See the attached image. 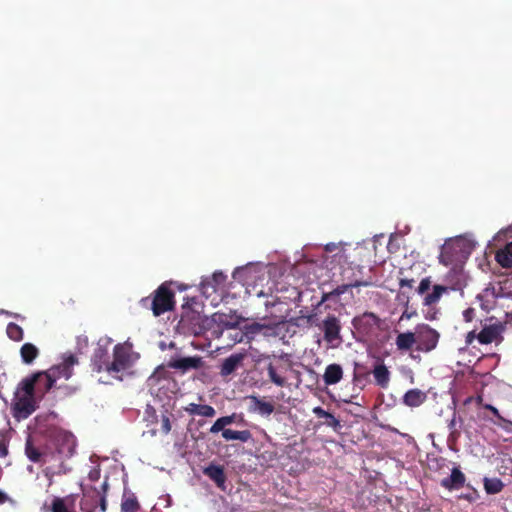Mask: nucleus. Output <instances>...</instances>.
<instances>
[{
    "label": "nucleus",
    "instance_id": "1",
    "mask_svg": "<svg viewBox=\"0 0 512 512\" xmlns=\"http://www.w3.org/2000/svg\"><path fill=\"white\" fill-rule=\"evenodd\" d=\"M506 322L497 320L495 317H490L485 320L482 329L477 332L472 330L465 336L466 346L472 345L477 340L482 345H489L494 343L500 345L504 341V332L506 331Z\"/></svg>",
    "mask_w": 512,
    "mask_h": 512
},
{
    "label": "nucleus",
    "instance_id": "2",
    "mask_svg": "<svg viewBox=\"0 0 512 512\" xmlns=\"http://www.w3.org/2000/svg\"><path fill=\"white\" fill-rule=\"evenodd\" d=\"M141 305L150 308L154 316L158 317L175 307V293L169 284L162 283L151 295L141 299Z\"/></svg>",
    "mask_w": 512,
    "mask_h": 512
},
{
    "label": "nucleus",
    "instance_id": "3",
    "mask_svg": "<svg viewBox=\"0 0 512 512\" xmlns=\"http://www.w3.org/2000/svg\"><path fill=\"white\" fill-rule=\"evenodd\" d=\"M131 366V347L125 344H117L113 349V361L103 362L98 365V373L105 370L108 375L114 379L121 381L120 373L124 372Z\"/></svg>",
    "mask_w": 512,
    "mask_h": 512
},
{
    "label": "nucleus",
    "instance_id": "4",
    "mask_svg": "<svg viewBox=\"0 0 512 512\" xmlns=\"http://www.w3.org/2000/svg\"><path fill=\"white\" fill-rule=\"evenodd\" d=\"M54 386L55 382L46 371H38L22 379L18 389L22 392H33L37 398H42Z\"/></svg>",
    "mask_w": 512,
    "mask_h": 512
},
{
    "label": "nucleus",
    "instance_id": "5",
    "mask_svg": "<svg viewBox=\"0 0 512 512\" xmlns=\"http://www.w3.org/2000/svg\"><path fill=\"white\" fill-rule=\"evenodd\" d=\"M430 288H431V278L425 277L420 281V283L416 289V291L419 295L424 296L423 297V305L427 306V307H432V306L436 305L439 302V300L441 299V297L443 296V294H447L450 290H453L452 287L439 285V284L433 285L431 292H429Z\"/></svg>",
    "mask_w": 512,
    "mask_h": 512
},
{
    "label": "nucleus",
    "instance_id": "6",
    "mask_svg": "<svg viewBox=\"0 0 512 512\" xmlns=\"http://www.w3.org/2000/svg\"><path fill=\"white\" fill-rule=\"evenodd\" d=\"M180 325L194 335H201L211 329V320L196 311L186 310L181 316Z\"/></svg>",
    "mask_w": 512,
    "mask_h": 512
},
{
    "label": "nucleus",
    "instance_id": "7",
    "mask_svg": "<svg viewBox=\"0 0 512 512\" xmlns=\"http://www.w3.org/2000/svg\"><path fill=\"white\" fill-rule=\"evenodd\" d=\"M323 332L324 340L333 348L338 347L342 342L341 323L337 316L329 314L319 326Z\"/></svg>",
    "mask_w": 512,
    "mask_h": 512
},
{
    "label": "nucleus",
    "instance_id": "8",
    "mask_svg": "<svg viewBox=\"0 0 512 512\" xmlns=\"http://www.w3.org/2000/svg\"><path fill=\"white\" fill-rule=\"evenodd\" d=\"M417 347L421 352H430L434 350L439 342L440 334L427 324L419 325L416 329Z\"/></svg>",
    "mask_w": 512,
    "mask_h": 512
},
{
    "label": "nucleus",
    "instance_id": "9",
    "mask_svg": "<svg viewBox=\"0 0 512 512\" xmlns=\"http://www.w3.org/2000/svg\"><path fill=\"white\" fill-rule=\"evenodd\" d=\"M36 399L33 392H23V395L16 394L13 403L14 416L18 419L28 418L37 408Z\"/></svg>",
    "mask_w": 512,
    "mask_h": 512
},
{
    "label": "nucleus",
    "instance_id": "10",
    "mask_svg": "<svg viewBox=\"0 0 512 512\" xmlns=\"http://www.w3.org/2000/svg\"><path fill=\"white\" fill-rule=\"evenodd\" d=\"M77 363V357L73 354H69L64 356L62 363L52 366L46 370V373L51 376L55 383L58 379L61 378L69 379L73 374V366Z\"/></svg>",
    "mask_w": 512,
    "mask_h": 512
},
{
    "label": "nucleus",
    "instance_id": "11",
    "mask_svg": "<svg viewBox=\"0 0 512 512\" xmlns=\"http://www.w3.org/2000/svg\"><path fill=\"white\" fill-rule=\"evenodd\" d=\"M380 323V318L372 312H364L352 320L353 327L363 335L371 334Z\"/></svg>",
    "mask_w": 512,
    "mask_h": 512
},
{
    "label": "nucleus",
    "instance_id": "12",
    "mask_svg": "<svg viewBox=\"0 0 512 512\" xmlns=\"http://www.w3.org/2000/svg\"><path fill=\"white\" fill-rule=\"evenodd\" d=\"M204 365V361L200 356L183 357L171 359L167 363L168 368L180 370L183 373L191 369H200Z\"/></svg>",
    "mask_w": 512,
    "mask_h": 512
},
{
    "label": "nucleus",
    "instance_id": "13",
    "mask_svg": "<svg viewBox=\"0 0 512 512\" xmlns=\"http://www.w3.org/2000/svg\"><path fill=\"white\" fill-rule=\"evenodd\" d=\"M466 477L459 467L451 470L449 477L443 478L440 485L447 490H457L464 486Z\"/></svg>",
    "mask_w": 512,
    "mask_h": 512
},
{
    "label": "nucleus",
    "instance_id": "14",
    "mask_svg": "<svg viewBox=\"0 0 512 512\" xmlns=\"http://www.w3.org/2000/svg\"><path fill=\"white\" fill-rule=\"evenodd\" d=\"M244 358L245 354L243 353L231 354L229 357L225 358L220 367V375L222 377H227L234 373L240 366H242Z\"/></svg>",
    "mask_w": 512,
    "mask_h": 512
},
{
    "label": "nucleus",
    "instance_id": "15",
    "mask_svg": "<svg viewBox=\"0 0 512 512\" xmlns=\"http://www.w3.org/2000/svg\"><path fill=\"white\" fill-rule=\"evenodd\" d=\"M343 374V368L340 364H329L325 368L323 381L327 386L336 385L342 380Z\"/></svg>",
    "mask_w": 512,
    "mask_h": 512
},
{
    "label": "nucleus",
    "instance_id": "16",
    "mask_svg": "<svg viewBox=\"0 0 512 512\" xmlns=\"http://www.w3.org/2000/svg\"><path fill=\"white\" fill-rule=\"evenodd\" d=\"M372 374L377 386L383 389H386L389 386L391 373L383 362L377 363L374 366Z\"/></svg>",
    "mask_w": 512,
    "mask_h": 512
},
{
    "label": "nucleus",
    "instance_id": "17",
    "mask_svg": "<svg viewBox=\"0 0 512 512\" xmlns=\"http://www.w3.org/2000/svg\"><path fill=\"white\" fill-rule=\"evenodd\" d=\"M226 279L227 276L223 272L217 271L213 273L210 279H205L201 282V290L203 294L208 293L209 289H211V292H216L218 287L225 284Z\"/></svg>",
    "mask_w": 512,
    "mask_h": 512
},
{
    "label": "nucleus",
    "instance_id": "18",
    "mask_svg": "<svg viewBox=\"0 0 512 512\" xmlns=\"http://www.w3.org/2000/svg\"><path fill=\"white\" fill-rule=\"evenodd\" d=\"M203 472L217 485V487L222 489L224 488L226 475L222 466L210 464L204 469Z\"/></svg>",
    "mask_w": 512,
    "mask_h": 512
},
{
    "label": "nucleus",
    "instance_id": "19",
    "mask_svg": "<svg viewBox=\"0 0 512 512\" xmlns=\"http://www.w3.org/2000/svg\"><path fill=\"white\" fill-rule=\"evenodd\" d=\"M396 347L399 351H408L417 344L416 332L399 333L395 340Z\"/></svg>",
    "mask_w": 512,
    "mask_h": 512
},
{
    "label": "nucleus",
    "instance_id": "20",
    "mask_svg": "<svg viewBox=\"0 0 512 512\" xmlns=\"http://www.w3.org/2000/svg\"><path fill=\"white\" fill-rule=\"evenodd\" d=\"M426 400V394L419 389H410L403 396V403L408 407H418Z\"/></svg>",
    "mask_w": 512,
    "mask_h": 512
},
{
    "label": "nucleus",
    "instance_id": "21",
    "mask_svg": "<svg viewBox=\"0 0 512 512\" xmlns=\"http://www.w3.org/2000/svg\"><path fill=\"white\" fill-rule=\"evenodd\" d=\"M39 349L32 343H24L20 348L21 360L24 364L30 365L39 356Z\"/></svg>",
    "mask_w": 512,
    "mask_h": 512
},
{
    "label": "nucleus",
    "instance_id": "22",
    "mask_svg": "<svg viewBox=\"0 0 512 512\" xmlns=\"http://www.w3.org/2000/svg\"><path fill=\"white\" fill-rule=\"evenodd\" d=\"M184 410L190 415H200L204 417H214L216 414L215 409L210 405H201L196 403L188 404Z\"/></svg>",
    "mask_w": 512,
    "mask_h": 512
},
{
    "label": "nucleus",
    "instance_id": "23",
    "mask_svg": "<svg viewBox=\"0 0 512 512\" xmlns=\"http://www.w3.org/2000/svg\"><path fill=\"white\" fill-rule=\"evenodd\" d=\"M373 282L371 280H355L351 281L342 285H338L335 289H333L329 295L338 297L342 294H344L348 289L350 288H357V287H368L371 286Z\"/></svg>",
    "mask_w": 512,
    "mask_h": 512
},
{
    "label": "nucleus",
    "instance_id": "24",
    "mask_svg": "<svg viewBox=\"0 0 512 512\" xmlns=\"http://www.w3.org/2000/svg\"><path fill=\"white\" fill-rule=\"evenodd\" d=\"M51 512H75L73 501L69 497H54L50 507Z\"/></svg>",
    "mask_w": 512,
    "mask_h": 512
},
{
    "label": "nucleus",
    "instance_id": "25",
    "mask_svg": "<svg viewBox=\"0 0 512 512\" xmlns=\"http://www.w3.org/2000/svg\"><path fill=\"white\" fill-rule=\"evenodd\" d=\"M222 437L226 441L239 440L245 443L252 438V434L249 430L236 431L228 428L226 430H223Z\"/></svg>",
    "mask_w": 512,
    "mask_h": 512
},
{
    "label": "nucleus",
    "instance_id": "26",
    "mask_svg": "<svg viewBox=\"0 0 512 512\" xmlns=\"http://www.w3.org/2000/svg\"><path fill=\"white\" fill-rule=\"evenodd\" d=\"M209 320H211V326L213 324H217L222 328H232L236 324V322H232L230 320V317L227 314L220 312L214 313L211 317H209Z\"/></svg>",
    "mask_w": 512,
    "mask_h": 512
},
{
    "label": "nucleus",
    "instance_id": "27",
    "mask_svg": "<svg viewBox=\"0 0 512 512\" xmlns=\"http://www.w3.org/2000/svg\"><path fill=\"white\" fill-rule=\"evenodd\" d=\"M267 372L272 383L279 387L286 386V379L279 374L278 367H276L272 362H269L267 366Z\"/></svg>",
    "mask_w": 512,
    "mask_h": 512
},
{
    "label": "nucleus",
    "instance_id": "28",
    "mask_svg": "<svg viewBox=\"0 0 512 512\" xmlns=\"http://www.w3.org/2000/svg\"><path fill=\"white\" fill-rule=\"evenodd\" d=\"M484 488L488 494H497L502 491L504 484L498 478H485Z\"/></svg>",
    "mask_w": 512,
    "mask_h": 512
},
{
    "label": "nucleus",
    "instance_id": "29",
    "mask_svg": "<svg viewBox=\"0 0 512 512\" xmlns=\"http://www.w3.org/2000/svg\"><path fill=\"white\" fill-rule=\"evenodd\" d=\"M25 454L28 457V459L34 463H38L41 461L42 454L39 451V449L33 445L30 438L27 439L25 444Z\"/></svg>",
    "mask_w": 512,
    "mask_h": 512
},
{
    "label": "nucleus",
    "instance_id": "30",
    "mask_svg": "<svg viewBox=\"0 0 512 512\" xmlns=\"http://www.w3.org/2000/svg\"><path fill=\"white\" fill-rule=\"evenodd\" d=\"M7 336L16 342L23 340L24 331L18 324L10 322L6 328Z\"/></svg>",
    "mask_w": 512,
    "mask_h": 512
},
{
    "label": "nucleus",
    "instance_id": "31",
    "mask_svg": "<svg viewBox=\"0 0 512 512\" xmlns=\"http://www.w3.org/2000/svg\"><path fill=\"white\" fill-rule=\"evenodd\" d=\"M255 404V410L261 415H270L274 412V406L270 402L263 401L255 396L252 397Z\"/></svg>",
    "mask_w": 512,
    "mask_h": 512
},
{
    "label": "nucleus",
    "instance_id": "32",
    "mask_svg": "<svg viewBox=\"0 0 512 512\" xmlns=\"http://www.w3.org/2000/svg\"><path fill=\"white\" fill-rule=\"evenodd\" d=\"M496 261L503 267V268H511L512 267V256L508 254V247L506 246L505 249L500 250L496 253Z\"/></svg>",
    "mask_w": 512,
    "mask_h": 512
},
{
    "label": "nucleus",
    "instance_id": "33",
    "mask_svg": "<svg viewBox=\"0 0 512 512\" xmlns=\"http://www.w3.org/2000/svg\"><path fill=\"white\" fill-rule=\"evenodd\" d=\"M139 509V503L137 498L132 495L122 501L121 511L122 512H137Z\"/></svg>",
    "mask_w": 512,
    "mask_h": 512
},
{
    "label": "nucleus",
    "instance_id": "34",
    "mask_svg": "<svg viewBox=\"0 0 512 512\" xmlns=\"http://www.w3.org/2000/svg\"><path fill=\"white\" fill-rule=\"evenodd\" d=\"M368 375L366 373H359L356 370L353 373L352 382L355 387L363 390L367 383Z\"/></svg>",
    "mask_w": 512,
    "mask_h": 512
},
{
    "label": "nucleus",
    "instance_id": "35",
    "mask_svg": "<svg viewBox=\"0 0 512 512\" xmlns=\"http://www.w3.org/2000/svg\"><path fill=\"white\" fill-rule=\"evenodd\" d=\"M263 328H264L263 323L253 322V323L245 326V333H246V335L259 334L262 332Z\"/></svg>",
    "mask_w": 512,
    "mask_h": 512
},
{
    "label": "nucleus",
    "instance_id": "36",
    "mask_svg": "<svg viewBox=\"0 0 512 512\" xmlns=\"http://www.w3.org/2000/svg\"><path fill=\"white\" fill-rule=\"evenodd\" d=\"M264 324V328L262 330V334L264 336H277L279 334L278 329L280 326V323L278 324Z\"/></svg>",
    "mask_w": 512,
    "mask_h": 512
},
{
    "label": "nucleus",
    "instance_id": "37",
    "mask_svg": "<svg viewBox=\"0 0 512 512\" xmlns=\"http://www.w3.org/2000/svg\"><path fill=\"white\" fill-rule=\"evenodd\" d=\"M324 419V424L329 427H332L335 431H338L342 428L340 420L337 419L333 414L330 413V417H325Z\"/></svg>",
    "mask_w": 512,
    "mask_h": 512
},
{
    "label": "nucleus",
    "instance_id": "38",
    "mask_svg": "<svg viewBox=\"0 0 512 512\" xmlns=\"http://www.w3.org/2000/svg\"><path fill=\"white\" fill-rule=\"evenodd\" d=\"M400 274H401V277H399L400 288H404V287H408L410 289L413 288V286L415 284V279L405 276L403 271H401Z\"/></svg>",
    "mask_w": 512,
    "mask_h": 512
},
{
    "label": "nucleus",
    "instance_id": "39",
    "mask_svg": "<svg viewBox=\"0 0 512 512\" xmlns=\"http://www.w3.org/2000/svg\"><path fill=\"white\" fill-rule=\"evenodd\" d=\"M226 426L223 424L222 419L218 418L214 424L210 428V433L216 434L218 432H223V430H226Z\"/></svg>",
    "mask_w": 512,
    "mask_h": 512
},
{
    "label": "nucleus",
    "instance_id": "40",
    "mask_svg": "<svg viewBox=\"0 0 512 512\" xmlns=\"http://www.w3.org/2000/svg\"><path fill=\"white\" fill-rule=\"evenodd\" d=\"M476 311L474 308L469 307L465 309L462 313L463 319L465 322H472L475 318Z\"/></svg>",
    "mask_w": 512,
    "mask_h": 512
},
{
    "label": "nucleus",
    "instance_id": "41",
    "mask_svg": "<svg viewBox=\"0 0 512 512\" xmlns=\"http://www.w3.org/2000/svg\"><path fill=\"white\" fill-rule=\"evenodd\" d=\"M161 431L168 434L171 431V422L168 416L163 415L161 420Z\"/></svg>",
    "mask_w": 512,
    "mask_h": 512
},
{
    "label": "nucleus",
    "instance_id": "42",
    "mask_svg": "<svg viewBox=\"0 0 512 512\" xmlns=\"http://www.w3.org/2000/svg\"><path fill=\"white\" fill-rule=\"evenodd\" d=\"M312 411L318 418L330 417V412L324 410L320 406L314 407Z\"/></svg>",
    "mask_w": 512,
    "mask_h": 512
},
{
    "label": "nucleus",
    "instance_id": "43",
    "mask_svg": "<svg viewBox=\"0 0 512 512\" xmlns=\"http://www.w3.org/2000/svg\"><path fill=\"white\" fill-rule=\"evenodd\" d=\"M8 455V441L0 439V457L4 458Z\"/></svg>",
    "mask_w": 512,
    "mask_h": 512
},
{
    "label": "nucleus",
    "instance_id": "44",
    "mask_svg": "<svg viewBox=\"0 0 512 512\" xmlns=\"http://www.w3.org/2000/svg\"><path fill=\"white\" fill-rule=\"evenodd\" d=\"M440 262L446 266L452 263V259L448 255V248H444V250L442 251L440 255Z\"/></svg>",
    "mask_w": 512,
    "mask_h": 512
},
{
    "label": "nucleus",
    "instance_id": "45",
    "mask_svg": "<svg viewBox=\"0 0 512 512\" xmlns=\"http://www.w3.org/2000/svg\"><path fill=\"white\" fill-rule=\"evenodd\" d=\"M112 343V339L111 338H108V337H105V338H100L98 339V357L101 358L102 355L100 354V351L102 350V346H108Z\"/></svg>",
    "mask_w": 512,
    "mask_h": 512
},
{
    "label": "nucleus",
    "instance_id": "46",
    "mask_svg": "<svg viewBox=\"0 0 512 512\" xmlns=\"http://www.w3.org/2000/svg\"><path fill=\"white\" fill-rule=\"evenodd\" d=\"M484 408H485V409H487V410H489V411H491V412H492V414H493L495 417H497L498 419L503 420L502 416H501V415H500V413H499V410H498L496 407H494L493 405H491V404H486V405L484 406Z\"/></svg>",
    "mask_w": 512,
    "mask_h": 512
},
{
    "label": "nucleus",
    "instance_id": "47",
    "mask_svg": "<svg viewBox=\"0 0 512 512\" xmlns=\"http://www.w3.org/2000/svg\"><path fill=\"white\" fill-rule=\"evenodd\" d=\"M225 426L232 424L235 421V414L220 417Z\"/></svg>",
    "mask_w": 512,
    "mask_h": 512
},
{
    "label": "nucleus",
    "instance_id": "48",
    "mask_svg": "<svg viewBox=\"0 0 512 512\" xmlns=\"http://www.w3.org/2000/svg\"><path fill=\"white\" fill-rule=\"evenodd\" d=\"M460 436V432L458 430H450V435L448 437V441H456Z\"/></svg>",
    "mask_w": 512,
    "mask_h": 512
},
{
    "label": "nucleus",
    "instance_id": "49",
    "mask_svg": "<svg viewBox=\"0 0 512 512\" xmlns=\"http://www.w3.org/2000/svg\"><path fill=\"white\" fill-rule=\"evenodd\" d=\"M448 428L449 430H457L456 429V417L455 415L453 416V418L448 422Z\"/></svg>",
    "mask_w": 512,
    "mask_h": 512
},
{
    "label": "nucleus",
    "instance_id": "50",
    "mask_svg": "<svg viewBox=\"0 0 512 512\" xmlns=\"http://www.w3.org/2000/svg\"><path fill=\"white\" fill-rule=\"evenodd\" d=\"M8 500H9L8 495L0 490V504H4Z\"/></svg>",
    "mask_w": 512,
    "mask_h": 512
},
{
    "label": "nucleus",
    "instance_id": "51",
    "mask_svg": "<svg viewBox=\"0 0 512 512\" xmlns=\"http://www.w3.org/2000/svg\"><path fill=\"white\" fill-rule=\"evenodd\" d=\"M435 462L437 463V467L440 468V467L445 466L446 459L441 457V458L437 459Z\"/></svg>",
    "mask_w": 512,
    "mask_h": 512
},
{
    "label": "nucleus",
    "instance_id": "52",
    "mask_svg": "<svg viewBox=\"0 0 512 512\" xmlns=\"http://www.w3.org/2000/svg\"><path fill=\"white\" fill-rule=\"evenodd\" d=\"M99 505L101 507V510L104 512L106 510V501L104 498H101L99 501Z\"/></svg>",
    "mask_w": 512,
    "mask_h": 512
},
{
    "label": "nucleus",
    "instance_id": "53",
    "mask_svg": "<svg viewBox=\"0 0 512 512\" xmlns=\"http://www.w3.org/2000/svg\"><path fill=\"white\" fill-rule=\"evenodd\" d=\"M336 247L335 244L331 243V244H327L326 247H325V250L326 251H329V252H332L334 250V248Z\"/></svg>",
    "mask_w": 512,
    "mask_h": 512
},
{
    "label": "nucleus",
    "instance_id": "54",
    "mask_svg": "<svg viewBox=\"0 0 512 512\" xmlns=\"http://www.w3.org/2000/svg\"><path fill=\"white\" fill-rule=\"evenodd\" d=\"M164 372H165V368L160 366V367H158V368L156 369V371H155V375H159V376H161V375H162V373H164Z\"/></svg>",
    "mask_w": 512,
    "mask_h": 512
},
{
    "label": "nucleus",
    "instance_id": "55",
    "mask_svg": "<svg viewBox=\"0 0 512 512\" xmlns=\"http://www.w3.org/2000/svg\"><path fill=\"white\" fill-rule=\"evenodd\" d=\"M404 317H406V318H408V319H409V318H411V314H408V313H407V311H405V312L402 314L401 318L403 319Z\"/></svg>",
    "mask_w": 512,
    "mask_h": 512
},
{
    "label": "nucleus",
    "instance_id": "56",
    "mask_svg": "<svg viewBox=\"0 0 512 512\" xmlns=\"http://www.w3.org/2000/svg\"><path fill=\"white\" fill-rule=\"evenodd\" d=\"M98 382L108 383V381L104 380L102 377L98 378Z\"/></svg>",
    "mask_w": 512,
    "mask_h": 512
},
{
    "label": "nucleus",
    "instance_id": "57",
    "mask_svg": "<svg viewBox=\"0 0 512 512\" xmlns=\"http://www.w3.org/2000/svg\"><path fill=\"white\" fill-rule=\"evenodd\" d=\"M107 486H108V485H107V482L105 481V482L102 484V488H103V490H104V491L107 489Z\"/></svg>",
    "mask_w": 512,
    "mask_h": 512
},
{
    "label": "nucleus",
    "instance_id": "58",
    "mask_svg": "<svg viewBox=\"0 0 512 512\" xmlns=\"http://www.w3.org/2000/svg\"><path fill=\"white\" fill-rule=\"evenodd\" d=\"M65 387L70 390V393L72 392V389L68 386V384H65Z\"/></svg>",
    "mask_w": 512,
    "mask_h": 512
},
{
    "label": "nucleus",
    "instance_id": "59",
    "mask_svg": "<svg viewBox=\"0 0 512 512\" xmlns=\"http://www.w3.org/2000/svg\"><path fill=\"white\" fill-rule=\"evenodd\" d=\"M343 401L346 402V403H353L352 400H343Z\"/></svg>",
    "mask_w": 512,
    "mask_h": 512
}]
</instances>
